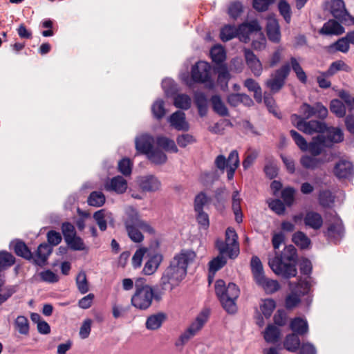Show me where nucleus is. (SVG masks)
<instances>
[{
    "instance_id": "38",
    "label": "nucleus",
    "mask_w": 354,
    "mask_h": 354,
    "mask_svg": "<svg viewBox=\"0 0 354 354\" xmlns=\"http://www.w3.org/2000/svg\"><path fill=\"white\" fill-rule=\"evenodd\" d=\"M301 345L298 335L291 333L286 335L283 341V347L290 352H296Z\"/></svg>"
},
{
    "instance_id": "1",
    "label": "nucleus",
    "mask_w": 354,
    "mask_h": 354,
    "mask_svg": "<svg viewBox=\"0 0 354 354\" xmlns=\"http://www.w3.org/2000/svg\"><path fill=\"white\" fill-rule=\"evenodd\" d=\"M195 258V252L190 250H182L175 254L162 273L160 280L161 289L171 291L178 286L187 275L188 266Z\"/></svg>"
},
{
    "instance_id": "4",
    "label": "nucleus",
    "mask_w": 354,
    "mask_h": 354,
    "mask_svg": "<svg viewBox=\"0 0 354 354\" xmlns=\"http://www.w3.org/2000/svg\"><path fill=\"white\" fill-rule=\"evenodd\" d=\"M237 239L235 230L228 227L225 232V241H216V247L221 254H227L230 259H234L239 254Z\"/></svg>"
},
{
    "instance_id": "7",
    "label": "nucleus",
    "mask_w": 354,
    "mask_h": 354,
    "mask_svg": "<svg viewBox=\"0 0 354 354\" xmlns=\"http://www.w3.org/2000/svg\"><path fill=\"white\" fill-rule=\"evenodd\" d=\"M290 72L289 63H286L275 70L266 82V86L273 93H278L285 85L286 80Z\"/></svg>"
},
{
    "instance_id": "48",
    "label": "nucleus",
    "mask_w": 354,
    "mask_h": 354,
    "mask_svg": "<svg viewBox=\"0 0 354 354\" xmlns=\"http://www.w3.org/2000/svg\"><path fill=\"white\" fill-rule=\"evenodd\" d=\"M330 110L337 118H343L346 115V107L342 102L338 99H333L330 101Z\"/></svg>"
},
{
    "instance_id": "58",
    "label": "nucleus",
    "mask_w": 354,
    "mask_h": 354,
    "mask_svg": "<svg viewBox=\"0 0 354 354\" xmlns=\"http://www.w3.org/2000/svg\"><path fill=\"white\" fill-rule=\"evenodd\" d=\"M290 134L293 140L295 141V144L301 151H307L308 142L301 135H300L297 131L293 129L290 131Z\"/></svg>"
},
{
    "instance_id": "33",
    "label": "nucleus",
    "mask_w": 354,
    "mask_h": 354,
    "mask_svg": "<svg viewBox=\"0 0 354 354\" xmlns=\"http://www.w3.org/2000/svg\"><path fill=\"white\" fill-rule=\"evenodd\" d=\"M255 281L268 293L275 292L280 288V285L277 280L268 279L265 275L259 277Z\"/></svg>"
},
{
    "instance_id": "35",
    "label": "nucleus",
    "mask_w": 354,
    "mask_h": 354,
    "mask_svg": "<svg viewBox=\"0 0 354 354\" xmlns=\"http://www.w3.org/2000/svg\"><path fill=\"white\" fill-rule=\"evenodd\" d=\"M156 144L158 147L162 148L167 152L177 153L178 149L176 147L175 142L165 136H157L156 139Z\"/></svg>"
},
{
    "instance_id": "23",
    "label": "nucleus",
    "mask_w": 354,
    "mask_h": 354,
    "mask_svg": "<svg viewBox=\"0 0 354 354\" xmlns=\"http://www.w3.org/2000/svg\"><path fill=\"white\" fill-rule=\"evenodd\" d=\"M304 223L306 227L319 230L323 225V218L320 214L314 211H308L304 215Z\"/></svg>"
},
{
    "instance_id": "32",
    "label": "nucleus",
    "mask_w": 354,
    "mask_h": 354,
    "mask_svg": "<svg viewBox=\"0 0 354 354\" xmlns=\"http://www.w3.org/2000/svg\"><path fill=\"white\" fill-rule=\"evenodd\" d=\"M209 317V311H202L187 328L195 335L203 328Z\"/></svg>"
},
{
    "instance_id": "59",
    "label": "nucleus",
    "mask_w": 354,
    "mask_h": 354,
    "mask_svg": "<svg viewBox=\"0 0 354 354\" xmlns=\"http://www.w3.org/2000/svg\"><path fill=\"white\" fill-rule=\"evenodd\" d=\"M195 212L196 219L198 225L205 230H207L209 227V218L208 214L204 211Z\"/></svg>"
},
{
    "instance_id": "43",
    "label": "nucleus",
    "mask_w": 354,
    "mask_h": 354,
    "mask_svg": "<svg viewBox=\"0 0 354 354\" xmlns=\"http://www.w3.org/2000/svg\"><path fill=\"white\" fill-rule=\"evenodd\" d=\"M227 263L224 254H219L209 262V272L214 274Z\"/></svg>"
},
{
    "instance_id": "49",
    "label": "nucleus",
    "mask_w": 354,
    "mask_h": 354,
    "mask_svg": "<svg viewBox=\"0 0 354 354\" xmlns=\"http://www.w3.org/2000/svg\"><path fill=\"white\" fill-rule=\"evenodd\" d=\"M210 202V198L207 194L201 192L194 198V209L195 212L204 211V207Z\"/></svg>"
},
{
    "instance_id": "42",
    "label": "nucleus",
    "mask_w": 354,
    "mask_h": 354,
    "mask_svg": "<svg viewBox=\"0 0 354 354\" xmlns=\"http://www.w3.org/2000/svg\"><path fill=\"white\" fill-rule=\"evenodd\" d=\"M292 241L301 249L308 248L311 243L310 239L301 231H298L292 235Z\"/></svg>"
},
{
    "instance_id": "22",
    "label": "nucleus",
    "mask_w": 354,
    "mask_h": 354,
    "mask_svg": "<svg viewBox=\"0 0 354 354\" xmlns=\"http://www.w3.org/2000/svg\"><path fill=\"white\" fill-rule=\"evenodd\" d=\"M354 173L353 164L347 160H341L334 167V174L338 178H348Z\"/></svg>"
},
{
    "instance_id": "63",
    "label": "nucleus",
    "mask_w": 354,
    "mask_h": 354,
    "mask_svg": "<svg viewBox=\"0 0 354 354\" xmlns=\"http://www.w3.org/2000/svg\"><path fill=\"white\" fill-rule=\"evenodd\" d=\"M76 283L78 290L81 293H86L88 291V286L86 275L84 272H80L76 277Z\"/></svg>"
},
{
    "instance_id": "24",
    "label": "nucleus",
    "mask_w": 354,
    "mask_h": 354,
    "mask_svg": "<svg viewBox=\"0 0 354 354\" xmlns=\"http://www.w3.org/2000/svg\"><path fill=\"white\" fill-rule=\"evenodd\" d=\"M105 188L107 191L123 194L127 189V181L122 176H117L106 183Z\"/></svg>"
},
{
    "instance_id": "9",
    "label": "nucleus",
    "mask_w": 354,
    "mask_h": 354,
    "mask_svg": "<svg viewBox=\"0 0 354 354\" xmlns=\"http://www.w3.org/2000/svg\"><path fill=\"white\" fill-rule=\"evenodd\" d=\"M126 214L127 217L124 221L125 228L138 227L140 230L147 232L149 234H153L155 233L154 229L147 222L140 218L137 210L130 207L127 211Z\"/></svg>"
},
{
    "instance_id": "25",
    "label": "nucleus",
    "mask_w": 354,
    "mask_h": 354,
    "mask_svg": "<svg viewBox=\"0 0 354 354\" xmlns=\"http://www.w3.org/2000/svg\"><path fill=\"white\" fill-rule=\"evenodd\" d=\"M160 181L153 175L143 176L140 180V187L145 192H156L160 189Z\"/></svg>"
},
{
    "instance_id": "36",
    "label": "nucleus",
    "mask_w": 354,
    "mask_h": 354,
    "mask_svg": "<svg viewBox=\"0 0 354 354\" xmlns=\"http://www.w3.org/2000/svg\"><path fill=\"white\" fill-rule=\"evenodd\" d=\"M213 111L220 116H228L229 111L221 97L218 95H212L210 98Z\"/></svg>"
},
{
    "instance_id": "30",
    "label": "nucleus",
    "mask_w": 354,
    "mask_h": 354,
    "mask_svg": "<svg viewBox=\"0 0 354 354\" xmlns=\"http://www.w3.org/2000/svg\"><path fill=\"white\" fill-rule=\"evenodd\" d=\"M162 259V255L160 254H156L149 258V259L145 263L143 268L142 272L144 274L150 275L154 273L160 265Z\"/></svg>"
},
{
    "instance_id": "51",
    "label": "nucleus",
    "mask_w": 354,
    "mask_h": 354,
    "mask_svg": "<svg viewBox=\"0 0 354 354\" xmlns=\"http://www.w3.org/2000/svg\"><path fill=\"white\" fill-rule=\"evenodd\" d=\"M87 202L91 206L100 207L105 203V196L102 192L94 191L90 194Z\"/></svg>"
},
{
    "instance_id": "13",
    "label": "nucleus",
    "mask_w": 354,
    "mask_h": 354,
    "mask_svg": "<svg viewBox=\"0 0 354 354\" xmlns=\"http://www.w3.org/2000/svg\"><path fill=\"white\" fill-rule=\"evenodd\" d=\"M326 135L319 134L318 139L324 142L326 147H330L335 143H339L344 140V133L341 129L337 127H327L324 131Z\"/></svg>"
},
{
    "instance_id": "3",
    "label": "nucleus",
    "mask_w": 354,
    "mask_h": 354,
    "mask_svg": "<svg viewBox=\"0 0 354 354\" xmlns=\"http://www.w3.org/2000/svg\"><path fill=\"white\" fill-rule=\"evenodd\" d=\"M145 279L139 278L136 281V292L131 298L133 306L140 310L147 309L151 304L152 299L160 301L165 290H162L160 283L153 288L143 285Z\"/></svg>"
},
{
    "instance_id": "15",
    "label": "nucleus",
    "mask_w": 354,
    "mask_h": 354,
    "mask_svg": "<svg viewBox=\"0 0 354 354\" xmlns=\"http://www.w3.org/2000/svg\"><path fill=\"white\" fill-rule=\"evenodd\" d=\"M261 28L257 20L243 23L237 28V36L241 41L247 43L250 40V35L261 31Z\"/></svg>"
},
{
    "instance_id": "20",
    "label": "nucleus",
    "mask_w": 354,
    "mask_h": 354,
    "mask_svg": "<svg viewBox=\"0 0 354 354\" xmlns=\"http://www.w3.org/2000/svg\"><path fill=\"white\" fill-rule=\"evenodd\" d=\"M53 252V247L48 243H41L36 251L35 257L32 259L34 263L39 266H44L46 264L49 255Z\"/></svg>"
},
{
    "instance_id": "14",
    "label": "nucleus",
    "mask_w": 354,
    "mask_h": 354,
    "mask_svg": "<svg viewBox=\"0 0 354 354\" xmlns=\"http://www.w3.org/2000/svg\"><path fill=\"white\" fill-rule=\"evenodd\" d=\"M324 233L329 241L337 243L344 236V228L342 220L335 218Z\"/></svg>"
},
{
    "instance_id": "34",
    "label": "nucleus",
    "mask_w": 354,
    "mask_h": 354,
    "mask_svg": "<svg viewBox=\"0 0 354 354\" xmlns=\"http://www.w3.org/2000/svg\"><path fill=\"white\" fill-rule=\"evenodd\" d=\"M12 244L13 245L12 248L14 252L17 256L23 257L27 260H32V253L24 241L17 240L16 241L12 242Z\"/></svg>"
},
{
    "instance_id": "21",
    "label": "nucleus",
    "mask_w": 354,
    "mask_h": 354,
    "mask_svg": "<svg viewBox=\"0 0 354 354\" xmlns=\"http://www.w3.org/2000/svg\"><path fill=\"white\" fill-rule=\"evenodd\" d=\"M240 290L238 286L234 283H229L227 288L225 296L223 299V308L225 310L232 307L235 305V300L239 295Z\"/></svg>"
},
{
    "instance_id": "28",
    "label": "nucleus",
    "mask_w": 354,
    "mask_h": 354,
    "mask_svg": "<svg viewBox=\"0 0 354 354\" xmlns=\"http://www.w3.org/2000/svg\"><path fill=\"white\" fill-rule=\"evenodd\" d=\"M93 218L101 231L106 230L108 221L110 223L113 221L112 214L104 209L95 212Z\"/></svg>"
},
{
    "instance_id": "54",
    "label": "nucleus",
    "mask_w": 354,
    "mask_h": 354,
    "mask_svg": "<svg viewBox=\"0 0 354 354\" xmlns=\"http://www.w3.org/2000/svg\"><path fill=\"white\" fill-rule=\"evenodd\" d=\"M300 272L301 274L306 275L304 279H300L299 280H309L311 283V286L315 283L313 279L310 276L312 272V263L311 261L308 259H304L300 263Z\"/></svg>"
},
{
    "instance_id": "18",
    "label": "nucleus",
    "mask_w": 354,
    "mask_h": 354,
    "mask_svg": "<svg viewBox=\"0 0 354 354\" xmlns=\"http://www.w3.org/2000/svg\"><path fill=\"white\" fill-rule=\"evenodd\" d=\"M170 125L178 131H187L189 124L186 120V115L182 111H176L169 118Z\"/></svg>"
},
{
    "instance_id": "52",
    "label": "nucleus",
    "mask_w": 354,
    "mask_h": 354,
    "mask_svg": "<svg viewBox=\"0 0 354 354\" xmlns=\"http://www.w3.org/2000/svg\"><path fill=\"white\" fill-rule=\"evenodd\" d=\"M278 10L285 21L289 24L291 20L292 11L290 4L285 0H280L278 3Z\"/></svg>"
},
{
    "instance_id": "60",
    "label": "nucleus",
    "mask_w": 354,
    "mask_h": 354,
    "mask_svg": "<svg viewBox=\"0 0 354 354\" xmlns=\"http://www.w3.org/2000/svg\"><path fill=\"white\" fill-rule=\"evenodd\" d=\"M195 336L189 329L187 328L178 338L175 342V346L177 348H182L191 339Z\"/></svg>"
},
{
    "instance_id": "31",
    "label": "nucleus",
    "mask_w": 354,
    "mask_h": 354,
    "mask_svg": "<svg viewBox=\"0 0 354 354\" xmlns=\"http://www.w3.org/2000/svg\"><path fill=\"white\" fill-rule=\"evenodd\" d=\"M290 328L298 335H304L308 332V325L306 319L300 317H296L291 320L290 323Z\"/></svg>"
},
{
    "instance_id": "46",
    "label": "nucleus",
    "mask_w": 354,
    "mask_h": 354,
    "mask_svg": "<svg viewBox=\"0 0 354 354\" xmlns=\"http://www.w3.org/2000/svg\"><path fill=\"white\" fill-rule=\"evenodd\" d=\"M66 243L68 247L73 251H83L87 250L88 248L85 245L83 239L77 235L66 240Z\"/></svg>"
},
{
    "instance_id": "41",
    "label": "nucleus",
    "mask_w": 354,
    "mask_h": 354,
    "mask_svg": "<svg viewBox=\"0 0 354 354\" xmlns=\"http://www.w3.org/2000/svg\"><path fill=\"white\" fill-rule=\"evenodd\" d=\"M350 70V67L343 61L337 60L330 64L328 70L323 72L324 75L333 76L339 71L348 72Z\"/></svg>"
},
{
    "instance_id": "26",
    "label": "nucleus",
    "mask_w": 354,
    "mask_h": 354,
    "mask_svg": "<svg viewBox=\"0 0 354 354\" xmlns=\"http://www.w3.org/2000/svg\"><path fill=\"white\" fill-rule=\"evenodd\" d=\"M167 318V314L162 312H158L153 314L147 317L146 321V328L151 330H158L166 321Z\"/></svg>"
},
{
    "instance_id": "2",
    "label": "nucleus",
    "mask_w": 354,
    "mask_h": 354,
    "mask_svg": "<svg viewBox=\"0 0 354 354\" xmlns=\"http://www.w3.org/2000/svg\"><path fill=\"white\" fill-rule=\"evenodd\" d=\"M297 258L295 248L290 245L285 247L280 255L270 260L269 266L276 274L285 279H290L297 275V270L295 266Z\"/></svg>"
},
{
    "instance_id": "12",
    "label": "nucleus",
    "mask_w": 354,
    "mask_h": 354,
    "mask_svg": "<svg viewBox=\"0 0 354 354\" xmlns=\"http://www.w3.org/2000/svg\"><path fill=\"white\" fill-rule=\"evenodd\" d=\"M192 79L194 82L204 83L210 80V66L206 62H198L192 68Z\"/></svg>"
},
{
    "instance_id": "61",
    "label": "nucleus",
    "mask_w": 354,
    "mask_h": 354,
    "mask_svg": "<svg viewBox=\"0 0 354 354\" xmlns=\"http://www.w3.org/2000/svg\"><path fill=\"white\" fill-rule=\"evenodd\" d=\"M61 229L65 241L77 235L74 225L69 222L63 223Z\"/></svg>"
},
{
    "instance_id": "8",
    "label": "nucleus",
    "mask_w": 354,
    "mask_h": 354,
    "mask_svg": "<svg viewBox=\"0 0 354 354\" xmlns=\"http://www.w3.org/2000/svg\"><path fill=\"white\" fill-rule=\"evenodd\" d=\"M310 288L311 283L309 280H299L295 286L292 288L291 293L286 297L285 305L286 308L290 309L297 307L301 301V295L308 294Z\"/></svg>"
},
{
    "instance_id": "37",
    "label": "nucleus",
    "mask_w": 354,
    "mask_h": 354,
    "mask_svg": "<svg viewBox=\"0 0 354 354\" xmlns=\"http://www.w3.org/2000/svg\"><path fill=\"white\" fill-rule=\"evenodd\" d=\"M281 331L275 326L268 324L263 332V338L268 343H276L280 338Z\"/></svg>"
},
{
    "instance_id": "11",
    "label": "nucleus",
    "mask_w": 354,
    "mask_h": 354,
    "mask_svg": "<svg viewBox=\"0 0 354 354\" xmlns=\"http://www.w3.org/2000/svg\"><path fill=\"white\" fill-rule=\"evenodd\" d=\"M329 9L335 19L346 26L351 24V15L346 9L343 0H331L329 2Z\"/></svg>"
},
{
    "instance_id": "44",
    "label": "nucleus",
    "mask_w": 354,
    "mask_h": 354,
    "mask_svg": "<svg viewBox=\"0 0 354 354\" xmlns=\"http://www.w3.org/2000/svg\"><path fill=\"white\" fill-rule=\"evenodd\" d=\"M174 104L178 109L187 110L191 107L192 100L187 94H178L174 97Z\"/></svg>"
},
{
    "instance_id": "56",
    "label": "nucleus",
    "mask_w": 354,
    "mask_h": 354,
    "mask_svg": "<svg viewBox=\"0 0 354 354\" xmlns=\"http://www.w3.org/2000/svg\"><path fill=\"white\" fill-rule=\"evenodd\" d=\"M18 332L22 335H28L29 333V323L28 319L24 316H18L15 323Z\"/></svg>"
},
{
    "instance_id": "16",
    "label": "nucleus",
    "mask_w": 354,
    "mask_h": 354,
    "mask_svg": "<svg viewBox=\"0 0 354 354\" xmlns=\"http://www.w3.org/2000/svg\"><path fill=\"white\" fill-rule=\"evenodd\" d=\"M154 138L149 133H142L135 138V147L136 151L142 154L147 155L153 148Z\"/></svg>"
},
{
    "instance_id": "40",
    "label": "nucleus",
    "mask_w": 354,
    "mask_h": 354,
    "mask_svg": "<svg viewBox=\"0 0 354 354\" xmlns=\"http://www.w3.org/2000/svg\"><path fill=\"white\" fill-rule=\"evenodd\" d=\"M209 54L213 62L217 65L223 64L226 58V54L221 46H213L210 50Z\"/></svg>"
},
{
    "instance_id": "29",
    "label": "nucleus",
    "mask_w": 354,
    "mask_h": 354,
    "mask_svg": "<svg viewBox=\"0 0 354 354\" xmlns=\"http://www.w3.org/2000/svg\"><path fill=\"white\" fill-rule=\"evenodd\" d=\"M324 162L325 160L324 158L313 156L305 155L300 159L302 167L311 170L320 167Z\"/></svg>"
},
{
    "instance_id": "17",
    "label": "nucleus",
    "mask_w": 354,
    "mask_h": 354,
    "mask_svg": "<svg viewBox=\"0 0 354 354\" xmlns=\"http://www.w3.org/2000/svg\"><path fill=\"white\" fill-rule=\"evenodd\" d=\"M243 53L246 64L254 75L257 77L261 75L263 71L262 64L256 55L249 48H244Z\"/></svg>"
},
{
    "instance_id": "50",
    "label": "nucleus",
    "mask_w": 354,
    "mask_h": 354,
    "mask_svg": "<svg viewBox=\"0 0 354 354\" xmlns=\"http://www.w3.org/2000/svg\"><path fill=\"white\" fill-rule=\"evenodd\" d=\"M237 35V28L234 26L226 25L221 30L220 37L223 41H227L238 37Z\"/></svg>"
},
{
    "instance_id": "47",
    "label": "nucleus",
    "mask_w": 354,
    "mask_h": 354,
    "mask_svg": "<svg viewBox=\"0 0 354 354\" xmlns=\"http://www.w3.org/2000/svg\"><path fill=\"white\" fill-rule=\"evenodd\" d=\"M151 112L156 119L161 120L166 114L164 101L160 99L155 101L151 106Z\"/></svg>"
},
{
    "instance_id": "64",
    "label": "nucleus",
    "mask_w": 354,
    "mask_h": 354,
    "mask_svg": "<svg viewBox=\"0 0 354 354\" xmlns=\"http://www.w3.org/2000/svg\"><path fill=\"white\" fill-rule=\"evenodd\" d=\"M138 227L126 228L129 239L135 243H140L144 239V236Z\"/></svg>"
},
{
    "instance_id": "55",
    "label": "nucleus",
    "mask_w": 354,
    "mask_h": 354,
    "mask_svg": "<svg viewBox=\"0 0 354 354\" xmlns=\"http://www.w3.org/2000/svg\"><path fill=\"white\" fill-rule=\"evenodd\" d=\"M251 268L255 280L264 275L263 266L259 257L256 256L252 257Z\"/></svg>"
},
{
    "instance_id": "45",
    "label": "nucleus",
    "mask_w": 354,
    "mask_h": 354,
    "mask_svg": "<svg viewBox=\"0 0 354 354\" xmlns=\"http://www.w3.org/2000/svg\"><path fill=\"white\" fill-rule=\"evenodd\" d=\"M322 140L318 139V136L313 138V141L308 144V151L310 156H318L323 151V148L326 147L324 142H321Z\"/></svg>"
},
{
    "instance_id": "10",
    "label": "nucleus",
    "mask_w": 354,
    "mask_h": 354,
    "mask_svg": "<svg viewBox=\"0 0 354 354\" xmlns=\"http://www.w3.org/2000/svg\"><path fill=\"white\" fill-rule=\"evenodd\" d=\"M299 111L302 118L304 120L309 119L313 116H315L319 119L324 120L328 115V109L321 102H316L313 105L308 103H303L300 108Z\"/></svg>"
},
{
    "instance_id": "53",
    "label": "nucleus",
    "mask_w": 354,
    "mask_h": 354,
    "mask_svg": "<svg viewBox=\"0 0 354 354\" xmlns=\"http://www.w3.org/2000/svg\"><path fill=\"white\" fill-rule=\"evenodd\" d=\"M318 199L321 206L328 207L334 203L335 197L330 191L322 190L319 194Z\"/></svg>"
},
{
    "instance_id": "6",
    "label": "nucleus",
    "mask_w": 354,
    "mask_h": 354,
    "mask_svg": "<svg viewBox=\"0 0 354 354\" xmlns=\"http://www.w3.org/2000/svg\"><path fill=\"white\" fill-rule=\"evenodd\" d=\"M291 122L299 131L308 135L314 133H324L326 129L325 122L314 120L306 121L297 114L291 115Z\"/></svg>"
},
{
    "instance_id": "57",
    "label": "nucleus",
    "mask_w": 354,
    "mask_h": 354,
    "mask_svg": "<svg viewBox=\"0 0 354 354\" xmlns=\"http://www.w3.org/2000/svg\"><path fill=\"white\" fill-rule=\"evenodd\" d=\"M346 37L344 36L342 38L337 39V41L332 44L329 48H335L337 51H340L342 53H346L348 51L350 46Z\"/></svg>"
},
{
    "instance_id": "39",
    "label": "nucleus",
    "mask_w": 354,
    "mask_h": 354,
    "mask_svg": "<svg viewBox=\"0 0 354 354\" xmlns=\"http://www.w3.org/2000/svg\"><path fill=\"white\" fill-rule=\"evenodd\" d=\"M148 159L155 165H162L167 162V155L158 148H153L147 154Z\"/></svg>"
},
{
    "instance_id": "5",
    "label": "nucleus",
    "mask_w": 354,
    "mask_h": 354,
    "mask_svg": "<svg viewBox=\"0 0 354 354\" xmlns=\"http://www.w3.org/2000/svg\"><path fill=\"white\" fill-rule=\"evenodd\" d=\"M239 153L236 150H232L227 158L223 154L217 156L214 160L216 168L221 173H224L226 169L227 178L228 180L234 178V173L239 166Z\"/></svg>"
},
{
    "instance_id": "19",
    "label": "nucleus",
    "mask_w": 354,
    "mask_h": 354,
    "mask_svg": "<svg viewBox=\"0 0 354 354\" xmlns=\"http://www.w3.org/2000/svg\"><path fill=\"white\" fill-rule=\"evenodd\" d=\"M342 24L335 19H329L324 23L319 32L323 35H340L344 32V28L340 24Z\"/></svg>"
},
{
    "instance_id": "62",
    "label": "nucleus",
    "mask_w": 354,
    "mask_h": 354,
    "mask_svg": "<svg viewBox=\"0 0 354 354\" xmlns=\"http://www.w3.org/2000/svg\"><path fill=\"white\" fill-rule=\"evenodd\" d=\"M118 170L124 176H129L132 171V163L129 158H122L118 162Z\"/></svg>"
},
{
    "instance_id": "27",
    "label": "nucleus",
    "mask_w": 354,
    "mask_h": 354,
    "mask_svg": "<svg viewBox=\"0 0 354 354\" xmlns=\"http://www.w3.org/2000/svg\"><path fill=\"white\" fill-rule=\"evenodd\" d=\"M266 32L268 39L274 43H278L281 39L279 23L275 19H270L267 22Z\"/></svg>"
}]
</instances>
